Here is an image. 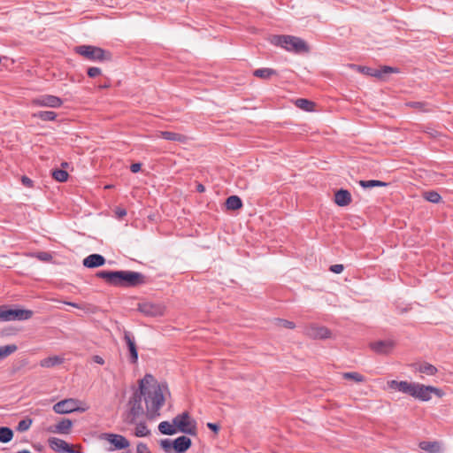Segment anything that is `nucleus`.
I'll use <instances>...</instances> for the list:
<instances>
[{"label":"nucleus","instance_id":"6ab92c4d","mask_svg":"<svg viewBox=\"0 0 453 453\" xmlns=\"http://www.w3.org/2000/svg\"><path fill=\"white\" fill-rule=\"evenodd\" d=\"M192 445L190 438L182 435L173 441V448L176 453L186 452Z\"/></svg>","mask_w":453,"mask_h":453},{"label":"nucleus","instance_id":"4be33fe9","mask_svg":"<svg viewBox=\"0 0 453 453\" xmlns=\"http://www.w3.org/2000/svg\"><path fill=\"white\" fill-rule=\"evenodd\" d=\"M416 372L433 376L435 375L438 372L437 368L429 364V363H422V364H415L413 365Z\"/></svg>","mask_w":453,"mask_h":453},{"label":"nucleus","instance_id":"a878e982","mask_svg":"<svg viewBox=\"0 0 453 453\" xmlns=\"http://www.w3.org/2000/svg\"><path fill=\"white\" fill-rule=\"evenodd\" d=\"M419 448L429 453H437L441 450V445L437 441H420Z\"/></svg>","mask_w":453,"mask_h":453},{"label":"nucleus","instance_id":"864d4df0","mask_svg":"<svg viewBox=\"0 0 453 453\" xmlns=\"http://www.w3.org/2000/svg\"><path fill=\"white\" fill-rule=\"evenodd\" d=\"M67 303L68 305L73 306V307H76V308H78V307H79V305H78L77 303H75L68 302V303Z\"/></svg>","mask_w":453,"mask_h":453},{"label":"nucleus","instance_id":"c03bdc74","mask_svg":"<svg viewBox=\"0 0 453 453\" xmlns=\"http://www.w3.org/2000/svg\"><path fill=\"white\" fill-rule=\"evenodd\" d=\"M344 267L342 265L336 264L330 266V271L334 273H341L343 271Z\"/></svg>","mask_w":453,"mask_h":453},{"label":"nucleus","instance_id":"e433bc0d","mask_svg":"<svg viewBox=\"0 0 453 453\" xmlns=\"http://www.w3.org/2000/svg\"><path fill=\"white\" fill-rule=\"evenodd\" d=\"M52 176L56 180L59 182H65L67 180L69 174L65 170L56 169L53 171Z\"/></svg>","mask_w":453,"mask_h":453},{"label":"nucleus","instance_id":"5701e85b","mask_svg":"<svg viewBox=\"0 0 453 453\" xmlns=\"http://www.w3.org/2000/svg\"><path fill=\"white\" fill-rule=\"evenodd\" d=\"M159 137L167 141L179 142H185L187 141V137L184 134L170 131H160Z\"/></svg>","mask_w":453,"mask_h":453},{"label":"nucleus","instance_id":"20e7f679","mask_svg":"<svg viewBox=\"0 0 453 453\" xmlns=\"http://www.w3.org/2000/svg\"><path fill=\"white\" fill-rule=\"evenodd\" d=\"M270 42L277 47H280L287 51L300 53L308 50L306 42L294 35H273L269 39Z\"/></svg>","mask_w":453,"mask_h":453},{"label":"nucleus","instance_id":"603ef678","mask_svg":"<svg viewBox=\"0 0 453 453\" xmlns=\"http://www.w3.org/2000/svg\"><path fill=\"white\" fill-rule=\"evenodd\" d=\"M196 191H197V192H199V193H203V192H204V191H205V188H204V186H203V184H200V183H199V184L196 186Z\"/></svg>","mask_w":453,"mask_h":453},{"label":"nucleus","instance_id":"7ed1b4c3","mask_svg":"<svg viewBox=\"0 0 453 453\" xmlns=\"http://www.w3.org/2000/svg\"><path fill=\"white\" fill-rule=\"evenodd\" d=\"M96 276L115 287L134 288L147 282L144 274L134 271H100Z\"/></svg>","mask_w":453,"mask_h":453},{"label":"nucleus","instance_id":"0eeeda50","mask_svg":"<svg viewBox=\"0 0 453 453\" xmlns=\"http://www.w3.org/2000/svg\"><path fill=\"white\" fill-rule=\"evenodd\" d=\"M34 312L27 309H11L7 305H0V321H23L32 318Z\"/></svg>","mask_w":453,"mask_h":453},{"label":"nucleus","instance_id":"ddd939ff","mask_svg":"<svg viewBox=\"0 0 453 453\" xmlns=\"http://www.w3.org/2000/svg\"><path fill=\"white\" fill-rule=\"evenodd\" d=\"M138 311L148 317H160L165 313V307L162 304L147 302L139 303Z\"/></svg>","mask_w":453,"mask_h":453},{"label":"nucleus","instance_id":"f03ea898","mask_svg":"<svg viewBox=\"0 0 453 453\" xmlns=\"http://www.w3.org/2000/svg\"><path fill=\"white\" fill-rule=\"evenodd\" d=\"M389 388L404 393L422 402H427L432 398V394L437 397L443 396L441 389L434 386H426L418 382H408L406 380H392L388 381Z\"/></svg>","mask_w":453,"mask_h":453},{"label":"nucleus","instance_id":"a19ab883","mask_svg":"<svg viewBox=\"0 0 453 453\" xmlns=\"http://www.w3.org/2000/svg\"><path fill=\"white\" fill-rule=\"evenodd\" d=\"M102 71L99 67H96V66H93V67H89L88 69V75L90 77V78H95V77H97L101 74Z\"/></svg>","mask_w":453,"mask_h":453},{"label":"nucleus","instance_id":"bb28decb","mask_svg":"<svg viewBox=\"0 0 453 453\" xmlns=\"http://www.w3.org/2000/svg\"><path fill=\"white\" fill-rule=\"evenodd\" d=\"M63 361H64L63 357H60L58 356H53V357H46V358L41 360L40 365L42 367L50 368V367H53V366L61 365L63 363Z\"/></svg>","mask_w":453,"mask_h":453},{"label":"nucleus","instance_id":"cd10ccee","mask_svg":"<svg viewBox=\"0 0 453 453\" xmlns=\"http://www.w3.org/2000/svg\"><path fill=\"white\" fill-rule=\"evenodd\" d=\"M57 116V113L52 111H40L33 114L34 118H37L42 121H54Z\"/></svg>","mask_w":453,"mask_h":453},{"label":"nucleus","instance_id":"1a4fd4ad","mask_svg":"<svg viewBox=\"0 0 453 453\" xmlns=\"http://www.w3.org/2000/svg\"><path fill=\"white\" fill-rule=\"evenodd\" d=\"M354 67L361 73L365 74L367 76L375 77L379 79H384L385 75L388 73H398L399 69L395 67H391L388 65H383L380 68H372L368 66L363 65H354Z\"/></svg>","mask_w":453,"mask_h":453},{"label":"nucleus","instance_id":"7c9ffc66","mask_svg":"<svg viewBox=\"0 0 453 453\" xmlns=\"http://www.w3.org/2000/svg\"><path fill=\"white\" fill-rule=\"evenodd\" d=\"M226 206L228 210H238L242 206V199L237 196H231L226 201Z\"/></svg>","mask_w":453,"mask_h":453},{"label":"nucleus","instance_id":"3c124183","mask_svg":"<svg viewBox=\"0 0 453 453\" xmlns=\"http://www.w3.org/2000/svg\"><path fill=\"white\" fill-rule=\"evenodd\" d=\"M93 361L95 363L98 364V365H104V359L102 357L97 356V355L93 357Z\"/></svg>","mask_w":453,"mask_h":453},{"label":"nucleus","instance_id":"79ce46f5","mask_svg":"<svg viewBox=\"0 0 453 453\" xmlns=\"http://www.w3.org/2000/svg\"><path fill=\"white\" fill-rule=\"evenodd\" d=\"M160 446L167 452L171 448H173V441L170 439H163L160 441Z\"/></svg>","mask_w":453,"mask_h":453},{"label":"nucleus","instance_id":"72a5a7b5","mask_svg":"<svg viewBox=\"0 0 453 453\" xmlns=\"http://www.w3.org/2000/svg\"><path fill=\"white\" fill-rule=\"evenodd\" d=\"M359 185L364 188H372L374 187H387L388 183L377 180H360Z\"/></svg>","mask_w":453,"mask_h":453},{"label":"nucleus","instance_id":"f3484780","mask_svg":"<svg viewBox=\"0 0 453 453\" xmlns=\"http://www.w3.org/2000/svg\"><path fill=\"white\" fill-rule=\"evenodd\" d=\"M73 426L71 419L64 418L55 426L46 428V431L52 434H69Z\"/></svg>","mask_w":453,"mask_h":453},{"label":"nucleus","instance_id":"a18cd8bd","mask_svg":"<svg viewBox=\"0 0 453 453\" xmlns=\"http://www.w3.org/2000/svg\"><path fill=\"white\" fill-rule=\"evenodd\" d=\"M115 214H116L117 218L122 219L123 217H125L127 215V210L124 208L117 207L115 210Z\"/></svg>","mask_w":453,"mask_h":453},{"label":"nucleus","instance_id":"39448f33","mask_svg":"<svg viewBox=\"0 0 453 453\" xmlns=\"http://www.w3.org/2000/svg\"><path fill=\"white\" fill-rule=\"evenodd\" d=\"M74 51L84 58L93 62H104L111 59L110 51L93 45L76 46Z\"/></svg>","mask_w":453,"mask_h":453},{"label":"nucleus","instance_id":"c756f323","mask_svg":"<svg viewBox=\"0 0 453 453\" xmlns=\"http://www.w3.org/2000/svg\"><path fill=\"white\" fill-rule=\"evenodd\" d=\"M135 427L134 431V434L136 437H146L150 434V430L148 428L145 422H137L134 423Z\"/></svg>","mask_w":453,"mask_h":453},{"label":"nucleus","instance_id":"412c9836","mask_svg":"<svg viewBox=\"0 0 453 453\" xmlns=\"http://www.w3.org/2000/svg\"><path fill=\"white\" fill-rule=\"evenodd\" d=\"M351 202V195L346 189H340L334 194V203L341 207L349 204Z\"/></svg>","mask_w":453,"mask_h":453},{"label":"nucleus","instance_id":"4c0bfd02","mask_svg":"<svg viewBox=\"0 0 453 453\" xmlns=\"http://www.w3.org/2000/svg\"><path fill=\"white\" fill-rule=\"evenodd\" d=\"M32 423H33L32 418H26L18 423L16 429H17V431H19L20 433L26 432L30 428Z\"/></svg>","mask_w":453,"mask_h":453},{"label":"nucleus","instance_id":"8fccbe9b","mask_svg":"<svg viewBox=\"0 0 453 453\" xmlns=\"http://www.w3.org/2000/svg\"><path fill=\"white\" fill-rule=\"evenodd\" d=\"M207 427L214 433H218L220 428L219 426L216 423H207Z\"/></svg>","mask_w":453,"mask_h":453},{"label":"nucleus","instance_id":"f257e3e1","mask_svg":"<svg viewBox=\"0 0 453 453\" xmlns=\"http://www.w3.org/2000/svg\"><path fill=\"white\" fill-rule=\"evenodd\" d=\"M139 390L146 405V416L150 419L159 416V411L170 395L165 382H157L150 374H146L139 382Z\"/></svg>","mask_w":453,"mask_h":453},{"label":"nucleus","instance_id":"f704fd0d","mask_svg":"<svg viewBox=\"0 0 453 453\" xmlns=\"http://www.w3.org/2000/svg\"><path fill=\"white\" fill-rule=\"evenodd\" d=\"M18 347L15 344L0 346V360L7 357L17 350Z\"/></svg>","mask_w":453,"mask_h":453},{"label":"nucleus","instance_id":"4468645a","mask_svg":"<svg viewBox=\"0 0 453 453\" xmlns=\"http://www.w3.org/2000/svg\"><path fill=\"white\" fill-rule=\"evenodd\" d=\"M304 333L307 336L312 339H327L331 336V331L328 328L315 325L306 326Z\"/></svg>","mask_w":453,"mask_h":453},{"label":"nucleus","instance_id":"58836bf2","mask_svg":"<svg viewBox=\"0 0 453 453\" xmlns=\"http://www.w3.org/2000/svg\"><path fill=\"white\" fill-rule=\"evenodd\" d=\"M342 377L347 380H353L356 382H364L365 381V377L362 374L356 372H344L342 374Z\"/></svg>","mask_w":453,"mask_h":453},{"label":"nucleus","instance_id":"dca6fc26","mask_svg":"<svg viewBox=\"0 0 453 453\" xmlns=\"http://www.w3.org/2000/svg\"><path fill=\"white\" fill-rule=\"evenodd\" d=\"M49 446L51 449L57 452H66V453H79L76 452L72 446L66 441L57 437H50L48 440Z\"/></svg>","mask_w":453,"mask_h":453},{"label":"nucleus","instance_id":"aec40b11","mask_svg":"<svg viewBox=\"0 0 453 453\" xmlns=\"http://www.w3.org/2000/svg\"><path fill=\"white\" fill-rule=\"evenodd\" d=\"M105 264V258L100 254H91L83 259V265L87 268H96Z\"/></svg>","mask_w":453,"mask_h":453},{"label":"nucleus","instance_id":"5fc2aeb1","mask_svg":"<svg viewBox=\"0 0 453 453\" xmlns=\"http://www.w3.org/2000/svg\"><path fill=\"white\" fill-rule=\"evenodd\" d=\"M17 453H31V452L27 449H23V450L18 451Z\"/></svg>","mask_w":453,"mask_h":453},{"label":"nucleus","instance_id":"37998d69","mask_svg":"<svg viewBox=\"0 0 453 453\" xmlns=\"http://www.w3.org/2000/svg\"><path fill=\"white\" fill-rule=\"evenodd\" d=\"M21 183L27 188H33L34 186L33 180L26 175L21 177Z\"/></svg>","mask_w":453,"mask_h":453},{"label":"nucleus","instance_id":"b1692460","mask_svg":"<svg viewBox=\"0 0 453 453\" xmlns=\"http://www.w3.org/2000/svg\"><path fill=\"white\" fill-rule=\"evenodd\" d=\"M405 105L419 112H428L432 111V104L427 102L409 101L405 103Z\"/></svg>","mask_w":453,"mask_h":453},{"label":"nucleus","instance_id":"f8f14e48","mask_svg":"<svg viewBox=\"0 0 453 453\" xmlns=\"http://www.w3.org/2000/svg\"><path fill=\"white\" fill-rule=\"evenodd\" d=\"M79 401L73 398L62 400L53 405V411L58 414H67L80 410Z\"/></svg>","mask_w":453,"mask_h":453},{"label":"nucleus","instance_id":"9b49d317","mask_svg":"<svg viewBox=\"0 0 453 453\" xmlns=\"http://www.w3.org/2000/svg\"><path fill=\"white\" fill-rule=\"evenodd\" d=\"M32 104L39 107L59 108L63 104V100L53 95H42L33 99Z\"/></svg>","mask_w":453,"mask_h":453},{"label":"nucleus","instance_id":"09e8293b","mask_svg":"<svg viewBox=\"0 0 453 453\" xmlns=\"http://www.w3.org/2000/svg\"><path fill=\"white\" fill-rule=\"evenodd\" d=\"M37 257L42 261H48L51 257L47 252H40L38 253Z\"/></svg>","mask_w":453,"mask_h":453},{"label":"nucleus","instance_id":"2f4dec72","mask_svg":"<svg viewBox=\"0 0 453 453\" xmlns=\"http://www.w3.org/2000/svg\"><path fill=\"white\" fill-rule=\"evenodd\" d=\"M296 106L305 111H313L315 104L308 99L299 98L295 103Z\"/></svg>","mask_w":453,"mask_h":453},{"label":"nucleus","instance_id":"c9c22d12","mask_svg":"<svg viewBox=\"0 0 453 453\" xmlns=\"http://www.w3.org/2000/svg\"><path fill=\"white\" fill-rule=\"evenodd\" d=\"M424 198L433 203H438L441 200V195L434 190L425 192Z\"/></svg>","mask_w":453,"mask_h":453},{"label":"nucleus","instance_id":"473e14b6","mask_svg":"<svg viewBox=\"0 0 453 453\" xmlns=\"http://www.w3.org/2000/svg\"><path fill=\"white\" fill-rule=\"evenodd\" d=\"M13 438V431L7 426L0 427V442L7 443Z\"/></svg>","mask_w":453,"mask_h":453},{"label":"nucleus","instance_id":"393cba45","mask_svg":"<svg viewBox=\"0 0 453 453\" xmlns=\"http://www.w3.org/2000/svg\"><path fill=\"white\" fill-rule=\"evenodd\" d=\"M253 75L263 80H269L272 76L277 75V71L268 67L258 68L253 72Z\"/></svg>","mask_w":453,"mask_h":453},{"label":"nucleus","instance_id":"c85d7f7f","mask_svg":"<svg viewBox=\"0 0 453 453\" xmlns=\"http://www.w3.org/2000/svg\"><path fill=\"white\" fill-rule=\"evenodd\" d=\"M158 431L162 434L173 435V434H176L177 429L175 428V426L173 425V423L171 424L168 421H162L158 425Z\"/></svg>","mask_w":453,"mask_h":453},{"label":"nucleus","instance_id":"423d86ee","mask_svg":"<svg viewBox=\"0 0 453 453\" xmlns=\"http://www.w3.org/2000/svg\"><path fill=\"white\" fill-rule=\"evenodd\" d=\"M142 395L139 390H135L132 396L130 397L127 407L128 411L126 418V421L128 424H134L140 418L145 414L144 408L142 406Z\"/></svg>","mask_w":453,"mask_h":453},{"label":"nucleus","instance_id":"de8ad7c7","mask_svg":"<svg viewBox=\"0 0 453 453\" xmlns=\"http://www.w3.org/2000/svg\"><path fill=\"white\" fill-rule=\"evenodd\" d=\"M141 167H142L141 163H134L130 165V171L134 173H136L141 170Z\"/></svg>","mask_w":453,"mask_h":453},{"label":"nucleus","instance_id":"a211bd4d","mask_svg":"<svg viewBox=\"0 0 453 453\" xmlns=\"http://www.w3.org/2000/svg\"><path fill=\"white\" fill-rule=\"evenodd\" d=\"M371 349L378 354H388L395 347V342L392 340H382L372 342Z\"/></svg>","mask_w":453,"mask_h":453},{"label":"nucleus","instance_id":"9d476101","mask_svg":"<svg viewBox=\"0 0 453 453\" xmlns=\"http://www.w3.org/2000/svg\"><path fill=\"white\" fill-rule=\"evenodd\" d=\"M100 439L107 441L112 445L111 450L124 449L129 447V441L121 434L104 433L100 435Z\"/></svg>","mask_w":453,"mask_h":453},{"label":"nucleus","instance_id":"49530a36","mask_svg":"<svg viewBox=\"0 0 453 453\" xmlns=\"http://www.w3.org/2000/svg\"><path fill=\"white\" fill-rule=\"evenodd\" d=\"M148 450V447L145 443L140 442L136 446V453H144Z\"/></svg>","mask_w":453,"mask_h":453},{"label":"nucleus","instance_id":"2eb2a0df","mask_svg":"<svg viewBox=\"0 0 453 453\" xmlns=\"http://www.w3.org/2000/svg\"><path fill=\"white\" fill-rule=\"evenodd\" d=\"M124 341L129 351V362L134 365L138 361V351L134 337L129 331L124 330Z\"/></svg>","mask_w":453,"mask_h":453},{"label":"nucleus","instance_id":"6e6552de","mask_svg":"<svg viewBox=\"0 0 453 453\" xmlns=\"http://www.w3.org/2000/svg\"><path fill=\"white\" fill-rule=\"evenodd\" d=\"M177 431L189 435L196 434V422L191 419L188 411H184L175 416L173 419Z\"/></svg>","mask_w":453,"mask_h":453},{"label":"nucleus","instance_id":"ea45409f","mask_svg":"<svg viewBox=\"0 0 453 453\" xmlns=\"http://www.w3.org/2000/svg\"><path fill=\"white\" fill-rule=\"evenodd\" d=\"M276 325L278 326L289 328V329H293L296 326L294 322L287 320V319H277Z\"/></svg>","mask_w":453,"mask_h":453}]
</instances>
